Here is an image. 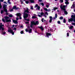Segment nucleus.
I'll use <instances>...</instances> for the list:
<instances>
[{
	"label": "nucleus",
	"mask_w": 75,
	"mask_h": 75,
	"mask_svg": "<svg viewBox=\"0 0 75 75\" xmlns=\"http://www.w3.org/2000/svg\"><path fill=\"white\" fill-rule=\"evenodd\" d=\"M4 3H5L6 4H7V3L6 1L4 2Z\"/></svg>",
	"instance_id": "052dcab7"
},
{
	"label": "nucleus",
	"mask_w": 75,
	"mask_h": 75,
	"mask_svg": "<svg viewBox=\"0 0 75 75\" xmlns=\"http://www.w3.org/2000/svg\"><path fill=\"white\" fill-rule=\"evenodd\" d=\"M9 11H11H11H13V9H9Z\"/></svg>",
	"instance_id": "4c0bfd02"
},
{
	"label": "nucleus",
	"mask_w": 75,
	"mask_h": 75,
	"mask_svg": "<svg viewBox=\"0 0 75 75\" xmlns=\"http://www.w3.org/2000/svg\"><path fill=\"white\" fill-rule=\"evenodd\" d=\"M74 33H75V30H74Z\"/></svg>",
	"instance_id": "774afa93"
},
{
	"label": "nucleus",
	"mask_w": 75,
	"mask_h": 75,
	"mask_svg": "<svg viewBox=\"0 0 75 75\" xmlns=\"http://www.w3.org/2000/svg\"><path fill=\"white\" fill-rule=\"evenodd\" d=\"M16 20H18V17H17L16 18Z\"/></svg>",
	"instance_id": "6e6d98bb"
},
{
	"label": "nucleus",
	"mask_w": 75,
	"mask_h": 75,
	"mask_svg": "<svg viewBox=\"0 0 75 75\" xmlns=\"http://www.w3.org/2000/svg\"><path fill=\"white\" fill-rule=\"evenodd\" d=\"M0 1H1V2H3V1H4V0H0Z\"/></svg>",
	"instance_id": "5fc2aeb1"
},
{
	"label": "nucleus",
	"mask_w": 75,
	"mask_h": 75,
	"mask_svg": "<svg viewBox=\"0 0 75 75\" xmlns=\"http://www.w3.org/2000/svg\"><path fill=\"white\" fill-rule=\"evenodd\" d=\"M67 32H69L70 33H71V32H70V31H69V30H67Z\"/></svg>",
	"instance_id": "e2e57ef3"
},
{
	"label": "nucleus",
	"mask_w": 75,
	"mask_h": 75,
	"mask_svg": "<svg viewBox=\"0 0 75 75\" xmlns=\"http://www.w3.org/2000/svg\"><path fill=\"white\" fill-rule=\"evenodd\" d=\"M1 14H3V10H1Z\"/></svg>",
	"instance_id": "37998d69"
},
{
	"label": "nucleus",
	"mask_w": 75,
	"mask_h": 75,
	"mask_svg": "<svg viewBox=\"0 0 75 75\" xmlns=\"http://www.w3.org/2000/svg\"><path fill=\"white\" fill-rule=\"evenodd\" d=\"M5 19V20L6 22H11V20L10 19L8 20V18H9V17L8 16L4 17Z\"/></svg>",
	"instance_id": "423d86ee"
},
{
	"label": "nucleus",
	"mask_w": 75,
	"mask_h": 75,
	"mask_svg": "<svg viewBox=\"0 0 75 75\" xmlns=\"http://www.w3.org/2000/svg\"><path fill=\"white\" fill-rule=\"evenodd\" d=\"M8 33H11L12 35H14V32H13V30H11V29H8Z\"/></svg>",
	"instance_id": "6e6552de"
},
{
	"label": "nucleus",
	"mask_w": 75,
	"mask_h": 75,
	"mask_svg": "<svg viewBox=\"0 0 75 75\" xmlns=\"http://www.w3.org/2000/svg\"><path fill=\"white\" fill-rule=\"evenodd\" d=\"M46 34L47 37L48 38H49V36H50V35H51V33H46Z\"/></svg>",
	"instance_id": "f8f14e48"
},
{
	"label": "nucleus",
	"mask_w": 75,
	"mask_h": 75,
	"mask_svg": "<svg viewBox=\"0 0 75 75\" xmlns=\"http://www.w3.org/2000/svg\"><path fill=\"white\" fill-rule=\"evenodd\" d=\"M75 8V4H73L72 6L71 7V8Z\"/></svg>",
	"instance_id": "f3484780"
},
{
	"label": "nucleus",
	"mask_w": 75,
	"mask_h": 75,
	"mask_svg": "<svg viewBox=\"0 0 75 75\" xmlns=\"http://www.w3.org/2000/svg\"><path fill=\"white\" fill-rule=\"evenodd\" d=\"M72 25H75V23H71Z\"/></svg>",
	"instance_id": "72a5a7b5"
},
{
	"label": "nucleus",
	"mask_w": 75,
	"mask_h": 75,
	"mask_svg": "<svg viewBox=\"0 0 75 75\" xmlns=\"http://www.w3.org/2000/svg\"><path fill=\"white\" fill-rule=\"evenodd\" d=\"M40 29L41 30H43V28L42 27H40Z\"/></svg>",
	"instance_id": "7c9ffc66"
},
{
	"label": "nucleus",
	"mask_w": 75,
	"mask_h": 75,
	"mask_svg": "<svg viewBox=\"0 0 75 75\" xmlns=\"http://www.w3.org/2000/svg\"><path fill=\"white\" fill-rule=\"evenodd\" d=\"M57 23L58 24H61V22L59 21H57Z\"/></svg>",
	"instance_id": "58836bf2"
},
{
	"label": "nucleus",
	"mask_w": 75,
	"mask_h": 75,
	"mask_svg": "<svg viewBox=\"0 0 75 75\" xmlns=\"http://www.w3.org/2000/svg\"><path fill=\"white\" fill-rule=\"evenodd\" d=\"M1 34H2V35H5V34H6V32H2L1 33Z\"/></svg>",
	"instance_id": "b1692460"
},
{
	"label": "nucleus",
	"mask_w": 75,
	"mask_h": 75,
	"mask_svg": "<svg viewBox=\"0 0 75 75\" xmlns=\"http://www.w3.org/2000/svg\"><path fill=\"white\" fill-rule=\"evenodd\" d=\"M60 7L61 10H63V11H64V14L66 15L67 14H68V12H67V11H66V9H65V8H66V7H67V6H62V4H61L60 6Z\"/></svg>",
	"instance_id": "f257e3e1"
},
{
	"label": "nucleus",
	"mask_w": 75,
	"mask_h": 75,
	"mask_svg": "<svg viewBox=\"0 0 75 75\" xmlns=\"http://www.w3.org/2000/svg\"><path fill=\"white\" fill-rule=\"evenodd\" d=\"M60 20H63V17L61 16L59 18Z\"/></svg>",
	"instance_id": "a878e982"
},
{
	"label": "nucleus",
	"mask_w": 75,
	"mask_h": 75,
	"mask_svg": "<svg viewBox=\"0 0 75 75\" xmlns=\"http://www.w3.org/2000/svg\"><path fill=\"white\" fill-rule=\"evenodd\" d=\"M68 0H65V4H69V2L68 1Z\"/></svg>",
	"instance_id": "2eb2a0df"
},
{
	"label": "nucleus",
	"mask_w": 75,
	"mask_h": 75,
	"mask_svg": "<svg viewBox=\"0 0 75 75\" xmlns=\"http://www.w3.org/2000/svg\"><path fill=\"white\" fill-rule=\"evenodd\" d=\"M2 21H3V22H5V21H4V18H3L2 19Z\"/></svg>",
	"instance_id": "49530a36"
},
{
	"label": "nucleus",
	"mask_w": 75,
	"mask_h": 75,
	"mask_svg": "<svg viewBox=\"0 0 75 75\" xmlns=\"http://www.w3.org/2000/svg\"><path fill=\"white\" fill-rule=\"evenodd\" d=\"M40 8V6H38L37 7V9L38 10H39Z\"/></svg>",
	"instance_id": "c9c22d12"
},
{
	"label": "nucleus",
	"mask_w": 75,
	"mask_h": 75,
	"mask_svg": "<svg viewBox=\"0 0 75 75\" xmlns=\"http://www.w3.org/2000/svg\"><path fill=\"white\" fill-rule=\"evenodd\" d=\"M49 6H50V4H47L46 6L47 8H48V7H49Z\"/></svg>",
	"instance_id": "a211bd4d"
},
{
	"label": "nucleus",
	"mask_w": 75,
	"mask_h": 75,
	"mask_svg": "<svg viewBox=\"0 0 75 75\" xmlns=\"http://www.w3.org/2000/svg\"><path fill=\"white\" fill-rule=\"evenodd\" d=\"M6 7H7V5L5 4L3 5V8H4V10L5 11L6 13H7V10L6 9Z\"/></svg>",
	"instance_id": "0eeeda50"
},
{
	"label": "nucleus",
	"mask_w": 75,
	"mask_h": 75,
	"mask_svg": "<svg viewBox=\"0 0 75 75\" xmlns=\"http://www.w3.org/2000/svg\"><path fill=\"white\" fill-rule=\"evenodd\" d=\"M8 3L9 4H11V2H10V0H8Z\"/></svg>",
	"instance_id": "393cba45"
},
{
	"label": "nucleus",
	"mask_w": 75,
	"mask_h": 75,
	"mask_svg": "<svg viewBox=\"0 0 75 75\" xmlns=\"http://www.w3.org/2000/svg\"><path fill=\"white\" fill-rule=\"evenodd\" d=\"M13 30H15V31H16V28H14L13 29Z\"/></svg>",
	"instance_id": "603ef678"
},
{
	"label": "nucleus",
	"mask_w": 75,
	"mask_h": 75,
	"mask_svg": "<svg viewBox=\"0 0 75 75\" xmlns=\"http://www.w3.org/2000/svg\"><path fill=\"white\" fill-rule=\"evenodd\" d=\"M38 7V4H36V5H35V8H37V7Z\"/></svg>",
	"instance_id": "c85d7f7f"
},
{
	"label": "nucleus",
	"mask_w": 75,
	"mask_h": 75,
	"mask_svg": "<svg viewBox=\"0 0 75 75\" xmlns=\"http://www.w3.org/2000/svg\"><path fill=\"white\" fill-rule=\"evenodd\" d=\"M13 9H16V6H14L13 7Z\"/></svg>",
	"instance_id": "2f4dec72"
},
{
	"label": "nucleus",
	"mask_w": 75,
	"mask_h": 75,
	"mask_svg": "<svg viewBox=\"0 0 75 75\" xmlns=\"http://www.w3.org/2000/svg\"><path fill=\"white\" fill-rule=\"evenodd\" d=\"M25 23L26 24H29L28 23V22H25Z\"/></svg>",
	"instance_id": "864d4df0"
},
{
	"label": "nucleus",
	"mask_w": 75,
	"mask_h": 75,
	"mask_svg": "<svg viewBox=\"0 0 75 75\" xmlns=\"http://www.w3.org/2000/svg\"><path fill=\"white\" fill-rule=\"evenodd\" d=\"M13 23H15V24H18V22L17 21L13 20Z\"/></svg>",
	"instance_id": "4468645a"
},
{
	"label": "nucleus",
	"mask_w": 75,
	"mask_h": 75,
	"mask_svg": "<svg viewBox=\"0 0 75 75\" xmlns=\"http://www.w3.org/2000/svg\"><path fill=\"white\" fill-rule=\"evenodd\" d=\"M38 17H42V16L44 15V13L42 12L40 13H38Z\"/></svg>",
	"instance_id": "9d476101"
},
{
	"label": "nucleus",
	"mask_w": 75,
	"mask_h": 75,
	"mask_svg": "<svg viewBox=\"0 0 75 75\" xmlns=\"http://www.w3.org/2000/svg\"><path fill=\"white\" fill-rule=\"evenodd\" d=\"M25 20H26V21H29V19H27L26 18L25 19Z\"/></svg>",
	"instance_id": "3c124183"
},
{
	"label": "nucleus",
	"mask_w": 75,
	"mask_h": 75,
	"mask_svg": "<svg viewBox=\"0 0 75 75\" xmlns=\"http://www.w3.org/2000/svg\"><path fill=\"white\" fill-rule=\"evenodd\" d=\"M73 27H74V26H71L70 27H69V29H71L72 28H73Z\"/></svg>",
	"instance_id": "4be33fe9"
},
{
	"label": "nucleus",
	"mask_w": 75,
	"mask_h": 75,
	"mask_svg": "<svg viewBox=\"0 0 75 75\" xmlns=\"http://www.w3.org/2000/svg\"><path fill=\"white\" fill-rule=\"evenodd\" d=\"M17 25H15V27H17Z\"/></svg>",
	"instance_id": "338daca9"
},
{
	"label": "nucleus",
	"mask_w": 75,
	"mask_h": 75,
	"mask_svg": "<svg viewBox=\"0 0 75 75\" xmlns=\"http://www.w3.org/2000/svg\"><path fill=\"white\" fill-rule=\"evenodd\" d=\"M57 18V14H55V17L53 18V19H56Z\"/></svg>",
	"instance_id": "dca6fc26"
},
{
	"label": "nucleus",
	"mask_w": 75,
	"mask_h": 75,
	"mask_svg": "<svg viewBox=\"0 0 75 75\" xmlns=\"http://www.w3.org/2000/svg\"><path fill=\"white\" fill-rule=\"evenodd\" d=\"M28 9L27 8V10L24 11L23 15V17L24 18H27V17H28V14L27 13H28L29 12H28Z\"/></svg>",
	"instance_id": "f03ea898"
},
{
	"label": "nucleus",
	"mask_w": 75,
	"mask_h": 75,
	"mask_svg": "<svg viewBox=\"0 0 75 75\" xmlns=\"http://www.w3.org/2000/svg\"><path fill=\"white\" fill-rule=\"evenodd\" d=\"M38 1L39 2H42V0H38Z\"/></svg>",
	"instance_id": "8fccbe9b"
},
{
	"label": "nucleus",
	"mask_w": 75,
	"mask_h": 75,
	"mask_svg": "<svg viewBox=\"0 0 75 75\" xmlns=\"http://www.w3.org/2000/svg\"><path fill=\"white\" fill-rule=\"evenodd\" d=\"M20 2H21V4H23V1H21Z\"/></svg>",
	"instance_id": "4d7b16f0"
},
{
	"label": "nucleus",
	"mask_w": 75,
	"mask_h": 75,
	"mask_svg": "<svg viewBox=\"0 0 75 75\" xmlns=\"http://www.w3.org/2000/svg\"><path fill=\"white\" fill-rule=\"evenodd\" d=\"M63 0H60V2L61 3H63Z\"/></svg>",
	"instance_id": "a18cd8bd"
},
{
	"label": "nucleus",
	"mask_w": 75,
	"mask_h": 75,
	"mask_svg": "<svg viewBox=\"0 0 75 75\" xmlns=\"http://www.w3.org/2000/svg\"><path fill=\"white\" fill-rule=\"evenodd\" d=\"M44 17H45L46 18L47 17V16H45V15H44Z\"/></svg>",
	"instance_id": "bf43d9fd"
},
{
	"label": "nucleus",
	"mask_w": 75,
	"mask_h": 75,
	"mask_svg": "<svg viewBox=\"0 0 75 75\" xmlns=\"http://www.w3.org/2000/svg\"><path fill=\"white\" fill-rule=\"evenodd\" d=\"M63 23H66V20L65 19H64L63 20Z\"/></svg>",
	"instance_id": "cd10ccee"
},
{
	"label": "nucleus",
	"mask_w": 75,
	"mask_h": 75,
	"mask_svg": "<svg viewBox=\"0 0 75 75\" xmlns=\"http://www.w3.org/2000/svg\"><path fill=\"white\" fill-rule=\"evenodd\" d=\"M24 0V1H25V3H26V4H28L29 3V2L28 1H25L26 0Z\"/></svg>",
	"instance_id": "412c9836"
},
{
	"label": "nucleus",
	"mask_w": 75,
	"mask_h": 75,
	"mask_svg": "<svg viewBox=\"0 0 75 75\" xmlns=\"http://www.w3.org/2000/svg\"><path fill=\"white\" fill-rule=\"evenodd\" d=\"M23 33H24V31H22L21 32V33L22 34H23Z\"/></svg>",
	"instance_id": "79ce46f5"
},
{
	"label": "nucleus",
	"mask_w": 75,
	"mask_h": 75,
	"mask_svg": "<svg viewBox=\"0 0 75 75\" xmlns=\"http://www.w3.org/2000/svg\"><path fill=\"white\" fill-rule=\"evenodd\" d=\"M69 33H67V37H69Z\"/></svg>",
	"instance_id": "ea45409f"
},
{
	"label": "nucleus",
	"mask_w": 75,
	"mask_h": 75,
	"mask_svg": "<svg viewBox=\"0 0 75 75\" xmlns=\"http://www.w3.org/2000/svg\"><path fill=\"white\" fill-rule=\"evenodd\" d=\"M44 20V18H42L41 21L42 22H43V21Z\"/></svg>",
	"instance_id": "09e8293b"
},
{
	"label": "nucleus",
	"mask_w": 75,
	"mask_h": 75,
	"mask_svg": "<svg viewBox=\"0 0 75 75\" xmlns=\"http://www.w3.org/2000/svg\"><path fill=\"white\" fill-rule=\"evenodd\" d=\"M50 20L49 22L50 23H51L52 21V16H50L49 17Z\"/></svg>",
	"instance_id": "ddd939ff"
},
{
	"label": "nucleus",
	"mask_w": 75,
	"mask_h": 75,
	"mask_svg": "<svg viewBox=\"0 0 75 75\" xmlns=\"http://www.w3.org/2000/svg\"><path fill=\"white\" fill-rule=\"evenodd\" d=\"M30 8L31 10H33V6H30Z\"/></svg>",
	"instance_id": "e433bc0d"
},
{
	"label": "nucleus",
	"mask_w": 75,
	"mask_h": 75,
	"mask_svg": "<svg viewBox=\"0 0 75 75\" xmlns=\"http://www.w3.org/2000/svg\"><path fill=\"white\" fill-rule=\"evenodd\" d=\"M44 10H45V11H48V9L46 8H44Z\"/></svg>",
	"instance_id": "c756f323"
},
{
	"label": "nucleus",
	"mask_w": 75,
	"mask_h": 75,
	"mask_svg": "<svg viewBox=\"0 0 75 75\" xmlns=\"http://www.w3.org/2000/svg\"><path fill=\"white\" fill-rule=\"evenodd\" d=\"M14 26H15V25H12V27H14Z\"/></svg>",
	"instance_id": "680f3d73"
},
{
	"label": "nucleus",
	"mask_w": 75,
	"mask_h": 75,
	"mask_svg": "<svg viewBox=\"0 0 75 75\" xmlns=\"http://www.w3.org/2000/svg\"><path fill=\"white\" fill-rule=\"evenodd\" d=\"M35 33H37V31H35Z\"/></svg>",
	"instance_id": "69168bd1"
},
{
	"label": "nucleus",
	"mask_w": 75,
	"mask_h": 75,
	"mask_svg": "<svg viewBox=\"0 0 75 75\" xmlns=\"http://www.w3.org/2000/svg\"><path fill=\"white\" fill-rule=\"evenodd\" d=\"M74 12H75V9H74Z\"/></svg>",
	"instance_id": "0e129e2a"
},
{
	"label": "nucleus",
	"mask_w": 75,
	"mask_h": 75,
	"mask_svg": "<svg viewBox=\"0 0 75 75\" xmlns=\"http://www.w3.org/2000/svg\"><path fill=\"white\" fill-rule=\"evenodd\" d=\"M23 27H24V26H23V25H21V28H23Z\"/></svg>",
	"instance_id": "de8ad7c7"
},
{
	"label": "nucleus",
	"mask_w": 75,
	"mask_h": 75,
	"mask_svg": "<svg viewBox=\"0 0 75 75\" xmlns=\"http://www.w3.org/2000/svg\"><path fill=\"white\" fill-rule=\"evenodd\" d=\"M32 18H37V17L35 16H33L32 17Z\"/></svg>",
	"instance_id": "bb28decb"
},
{
	"label": "nucleus",
	"mask_w": 75,
	"mask_h": 75,
	"mask_svg": "<svg viewBox=\"0 0 75 75\" xmlns=\"http://www.w3.org/2000/svg\"><path fill=\"white\" fill-rule=\"evenodd\" d=\"M16 15L17 16H19V18L20 20H21L22 19V18L20 16H21V14L20 13H17L16 14Z\"/></svg>",
	"instance_id": "9b49d317"
},
{
	"label": "nucleus",
	"mask_w": 75,
	"mask_h": 75,
	"mask_svg": "<svg viewBox=\"0 0 75 75\" xmlns=\"http://www.w3.org/2000/svg\"><path fill=\"white\" fill-rule=\"evenodd\" d=\"M50 11H51V10L50 9H47V11H48V12Z\"/></svg>",
	"instance_id": "c03bdc74"
},
{
	"label": "nucleus",
	"mask_w": 75,
	"mask_h": 75,
	"mask_svg": "<svg viewBox=\"0 0 75 75\" xmlns=\"http://www.w3.org/2000/svg\"><path fill=\"white\" fill-rule=\"evenodd\" d=\"M45 14H46L47 15H48V13H47V12H45Z\"/></svg>",
	"instance_id": "a19ab883"
},
{
	"label": "nucleus",
	"mask_w": 75,
	"mask_h": 75,
	"mask_svg": "<svg viewBox=\"0 0 75 75\" xmlns=\"http://www.w3.org/2000/svg\"><path fill=\"white\" fill-rule=\"evenodd\" d=\"M30 26H28V29H26L25 31L26 32H28L29 33H32V29L29 28Z\"/></svg>",
	"instance_id": "39448f33"
},
{
	"label": "nucleus",
	"mask_w": 75,
	"mask_h": 75,
	"mask_svg": "<svg viewBox=\"0 0 75 75\" xmlns=\"http://www.w3.org/2000/svg\"><path fill=\"white\" fill-rule=\"evenodd\" d=\"M1 2L0 1V8L1 9V8H2V6H1V3H0Z\"/></svg>",
	"instance_id": "f704fd0d"
},
{
	"label": "nucleus",
	"mask_w": 75,
	"mask_h": 75,
	"mask_svg": "<svg viewBox=\"0 0 75 75\" xmlns=\"http://www.w3.org/2000/svg\"><path fill=\"white\" fill-rule=\"evenodd\" d=\"M30 2L31 3H34V1L33 0H30Z\"/></svg>",
	"instance_id": "aec40b11"
},
{
	"label": "nucleus",
	"mask_w": 75,
	"mask_h": 75,
	"mask_svg": "<svg viewBox=\"0 0 75 75\" xmlns=\"http://www.w3.org/2000/svg\"><path fill=\"white\" fill-rule=\"evenodd\" d=\"M36 16V15L35 14H33V16Z\"/></svg>",
	"instance_id": "13d9d810"
},
{
	"label": "nucleus",
	"mask_w": 75,
	"mask_h": 75,
	"mask_svg": "<svg viewBox=\"0 0 75 75\" xmlns=\"http://www.w3.org/2000/svg\"><path fill=\"white\" fill-rule=\"evenodd\" d=\"M58 8L57 7H54L53 8V9H52V10H57Z\"/></svg>",
	"instance_id": "6ab92c4d"
},
{
	"label": "nucleus",
	"mask_w": 75,
	"mask_h": 75,
	"mask_svg": "<svg viewBox=\"0 0 75 75\" xmlns=\"http://www.w3.org/2000/svg\"><path fill=\"white\" fill-rule=\"evenodd\" d=\"M4 26V25H2V23H0V30H4V28L2 27Z\"/></svg>",
	"instance_id": "1a4fd4ad"
},
{
	"label": "nucleus",
	"mask_w": 75,
	"mask_h": 75,
	"mask_svg": "<svg viewBox=\"0 0 75 75\" xmlns=\"http://www.w3.org/2000/svg\"><path fill=\"white\" fill-rule=\"evenodd\" d=\"M39 24V22L38 21H37L35 22L34 21H32L31 22V25H30V27H32L33 25H37Z\"/></svg>",
	"instance_id": "7ed1b4c3"
},
{
	"label": "nucleus",
	"mask_w": 75,
	"mask_h": 75,
	"mask_svg": "<svg viewBox=\"0 0 75 75\" xmlns=\"http://www.w3.org/2000/svg\"><path fill=\"white\" fill-rule=\"evenodd\" d=\"M71 17H72L71 18L69 19V22L73 21L75 23V14L74 15L72 16Z\"/></svg>",
	"instance_id": "20e7f679"
},
{
	"label": "nucleus",
	"mask_w": 75,
	"mask_h": 75,
	"mask_svg": "<svg viewBox=\"0 0 75 75\" xmlns=\"http://www.w3.org/2000/svg\"><path fill=\"white\" fill-rule=\"evenodd\" d=\"M40 5H42V6H44V3H41L40 4Z\"/></svg>",
	"instance_id": "5701e85b"
},
{
	"label": "nucleus",
	"mask_w": 75,
	"mask_h": 75,
	"mask_svg": "<svg viewBox=\"0 0 75 75\" xmlns=\"http://www.w3.org/2000/svg\"><path fill=\"white\" fill-rule=\"evenodd\" d=\"M9 17H13V15L12 14L9 15Z\"/></svg>",
	"instance_id": "473e14b6"
}]
</instances>
